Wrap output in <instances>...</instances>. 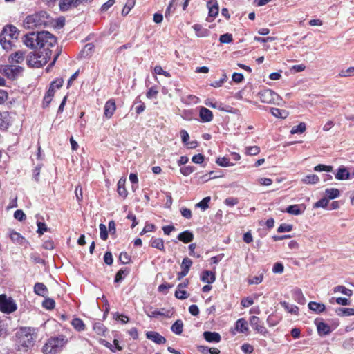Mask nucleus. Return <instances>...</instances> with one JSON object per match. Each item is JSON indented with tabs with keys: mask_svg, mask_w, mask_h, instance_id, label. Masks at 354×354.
<instances>
[{
	"mask_svg": "<svg viewBox=\"0 0 354 354\" xmlns=\"http://www.w3.org/2000/svg\"><path fill=\"white\" fill-rule=\"evenodd\" d=\"M24 44L30 48H44L45 52L52 51L49 50L57 43L56 37L48 31L41 32H32L29 34L24 35Z\"/></svg>",
	"mask_w": 354,
	"mask_h": 354,
	"instance_id": "1",
	"label": "nucleus"
},
{
	"mask_svg": "<svg viewBox=\"0 0 354 354\" xmlns=\"http://www.w3.org/2000/svg\"><path fill=\"white\" fill-rule=\"evenodd\" d=\"M36 335L34 329L30 327H21L15 335V346L19 351H27L34 346Z\"/></svg>",
	"mask_w": 354,
	"mask_h": 354,
	"instance_id": "2",
	"label": "nucleus"
},
{
	"mask_svg": "<svg viewBox=\"0 0 354 354\" xmlns=\"http://www.w3.org/2000/svg\"><path fill=\"white\" fill-rule=\"evenodd\" d=\"M52 23V19L45 11H41L27 16L24 21V27L28 29L40 28Z\"/></svg>",
	"mask_w": 354,
	"mask_h": 354,
	"instance_id": "3",
	"label": "nucleus"
},
{
	"mask_svg": "<svg viewBox=\"0 0 354 354\" xmlns=\"http://www.w3.org/2000/svg\"><path fill=\"white\" fill-rule=\"evenodd\" d=\"M18 36L19 32L15 26H6L0 34V44L4 50H9L13 46L12 40L17 39Z\"/></svg>",
	"mask_w": 354,
	"mask_h": 354,
	"instance_id": "4",
	"label": "nucleus"
},
{
	"mask_svg": "<svg viewBox=\"0 0 354 354\" xmlns=\"http://www.w3.org/2000/svg\"><path fill=\"white\" fill-rule=\"evenodd\" d=\"M67 342L66 337L63 335L53 337L48 339L43 346V353L44 354H57L62 351Z\"/></svg>",
	"mask_w": 354,
	"mask_h": 354,
	"instance_id": "5",
	"label": "nucleus"
},
{
	"mask_svg": "<svg viewBox=\"0 0 354 354\" xmlns=\"http://www.w3.org/2000/svg\"><path fill=\"white\" fill-rule=\"evenodd\" d=\"M50 56V52H45V55L43 52L37 54L31 53L27 57L26 62L30 67L40 68L47 63Z\"/></svg>",
	"mask_w": 354,
	"mask_h": 354,
	"instance_id": "6",
	"label": "nucleus"
},
{
	"mask_svg": "<svg viewBox=\"0 0 354 354\" xmlns=\"http://www.w3.org/2000/svg\"><path fill=\"white\" fill-rule=\"evenodd\" d=\"M259 96L263 103L274 104L279 106L283 102L282 98L271 89L262 90L259 93Z\"/></svg>",
	"mask_w": 354,
	"mask_h": 354,
	"instance_id": "7",
	"label": "nucleus"
},
{
	"mask_svg": "<svg viewBox=\"0 0 354 354\" xmlns=\"http://www.w3.org/2000/svg\"><path fill=\"white\" fill-rule=\"evenodd\" d=\"M17 306L10 298L6 295H0V310L3 313H10L16 310Z\"/></svg>",
	"mask_w": 354,
	"mask_h": 354,
	"instance_id": "8",
	"label": "nucleus"
},
{
	"mask_svg": "<svg viewBox=\"0 0 354 354\" xmlns=\"http://www.w3.org/2000/svg\"><path fill=\"white\" fill-rule=\"evenodd\" d=\"M3 74L10 79H15L23 71V68L17 65H6L2 68Z\"/></svg>",
	"mask_w": 354,
	"mask_h": 354,
	"instance_id": "9",
	"label": "nucleus"
},
{
	"mask_svg": "<svg viewBox=\"0 0 354 354\" xmlns=\"http://www.w3.org/2000/svg\"><path fill=\"white\" fill-rule=\"evenodd\" d=\"M250 324L252 328L259 333L266 335L268 330L266 327L261 324L260 319L257 316H252L250 318Z\"/></svg>",
	"mask_w": 354,
	"mask_h": 354,
	"instance_id": "10",
	"label": "nucleus"
},
{
	"mask_svg": "<svg viewBox=\"0 0 354 354\" xmlns=\"http://www.w3.org/2000/svg\"><path fill=\"white\" fill-rule=\"evenodd\" d=\"M115 109H116V105H115V100H113V99L109 100L104 105V116L108 119L111 118L113 116L114 112L115 111Z\"/></svg>",
	"mask_w": 354,
	"mask_h": 354,
	"instance_id": "11",
	"label": "nucleus"
},
{
	"mask_svg": "<svg viewBox=\"0 0 354 354\" xmlns=\"http://www.w3.org/2000/svg\"><path fill=\"white\" fill-rule=\"evenodd\" d=\"M306 209L304 204H297L289 205L284 212L292 214V215H300L304 213Z\"/></svg>",
	"mask_w": 354,
	"mask_h": 354,
	"instance_id": "12",
	"label": "nucleus"
},
{
	"mask_svg": "<svg viewBox=\"0 0 354 354\" xmlns=\"http://www.w3.org/2000/svg\"><path fill=\"white\" fill-rule=\"evenodd\" d=\"M199 116L202 122H209L213 120V113L212 112L205 108L201 107L199 110Z\"/></svg>",
	"mask_w": 354,
	"mask_h": 354,
	"instance_id": "13",
	"label": "nucleus"
},
{
	"mask_svg": "<svg viewBox=\"0 0 354 354\" xmlns=\"http://www.w3.org/2000/svg\"><path fill=\"white\" fill-rule=\"evenodd\" d=\"M203 335L204 339L210 343H218L221 340L220 334L216 332L205 331Z\"/></svg>",
	"mask_w": 354,
	"mask_h": 354,
	"instance_id": "14",
	"label": "nucleus"
},
{
	"mask_svg": "<svg viewBox=\"0 0 354 354\" xmlns=\"http://www.w3.org/2000/svg\"><path fill=\"white\" fill-rule=\"evenodd\" d=\"M146 335L149 339L154 342L158 344H162L166 342V339L157 332L149 331L147 333Z\"/></svg>",
	"mask_w": 354,
	"mask_h": 354,
	"instance_id": "15",
	"label": "nucleus"
},
{
	"mask_svg": "<svg viewBox=\"0 0 354 354\" xmlns=\"http://www.w3.org/2000/svg\"><path fill=\"white\" fill-rule=\"evenodd\" d=\"M215 279L216 277L214 273L209 270L203 271L201 276V280L203 282L207 283L208 284L213 283L215 281Z\"/></svg>",
	"mask_w": 354,
	"mask_h": 354,
	"instance_id": "16",
	"label": "nucleus"
},
{
	"mask_svg": "<svg viewBox=\"0 0 354 354\" xmlns=\"http://www.w3.org/2000/svg\"><path fill=\"white\" fill-rule=\"evenodd\" d=\"M315 323L317 324V331L319 335H326L331 332L330 327L327 324L322 322L317 323V320H315Z\"/></svg>",
	"mask_w": 354,
	"mask_h": 354,
	"instance_id": "17",
	"label": "nucleus"
},
{
	"mask_svg": "<svg viewBox=\"0 0 354 354\" xmlns=\"http://www.w3.org/2000/svg\"><path fill=\"white\" fill-rule=\"evenodd\" d=\"M178 239L185 243L192 242L194 239V234L189 230H185L178 235Z\"/></svg>",
	"mask_w": 354,
	"mask_h": 354,
	"instance_id": "18",
	"label": "nucleus"
},
{
	"mask_svg": "<svg viewBox=\"0 0 354 354\" xmlns=\"http://www.w3.org/2000/svg\"><path fill=\"white\" fill-rule=\"evenodd\" d=\"M34 292L37 295L45 297L48 294V289L43 283H36L34 286Z\"/></svg>",
	"mask_w": 354,
	"mask_h": 354,
	"instance_id": "19",
	"label": "nucleus"
},
{
	"mask_svg": "<svg viewBox=\"0 0 354 354\" xmlns=\"http://www.w3.org/2000/svg\"><path fill=\"white\" fill-rule=\"evenodd\" d=\"M149 245L151 247L158 249L161 251L165 252L164 241L160 238L152 237L150 241Z\"/></svg>",
	"mask_w": 354,
	"mask_h": 354,
	"instance_id": "20",
	"label": "nucleus"
},
{
	"mask_svg": "<svg viewBox=\"0 0 354 354\" xmlns=\"http://www.w3.org/2000/svg\"><path fill=\"white\" fill-rule=\"evenodd\" d=\"M335 178L339 180H347L350 178V173L346 167L342 166L339 167Z\"/></svg>",
	"mask_w": 354,
	"mask_h": 354,
	"instance_id": "21",
	"label": "nucleus"
},
{
	"mask_svg": "<svg viewBox=\"0 0 354 354\" xmlns=\"http://www.w3.org/2000/svg\"><path fill=\"white\" fill-rule=\"evenodd\" d=\"M308 306L310 310L317 313H321L326 309L325 305L322 303H317L315 301H310L308 303Z\"/></svg>",
	"mask_w": 354,
	"mask_h": 354,
	"instance_id": "22",
	"label": "nucleus"
},
{
	"mask_svg": "<svg viewBox=\"0 0 354 354\" xmlns=\"http://www.w3.org/2000/svg\"><path fill=\"white\" fill-rule=\"evenodd\" d=\"M192 28L198 37H207L209 34V31L204 28L201 24H194Z\"/></svg>",
	"mask_w": 354,
	"mask_h": 354,
	"instance_id": "23",
	"label": "nucleus"
},
{
	"mask_svg": "<svg viewBox=\"0 0 354 354\" xmlns=\"http://www.w3.org/2000/svg\"><path fill=\"white\" fill-rule=\"evenodd\" d=\"M125 183L126 179L122 178H121L118 182V193L120 196L123 198H126L127 196V191L125 188Z\"/></svg>",
	"mask_w": 354,
	"mask_h": 354,
	"instance_id": "24",
	"label": "nucleus"
},
{
	"mask_svg": "<svg viewBox=\"0 0 354 354\" xmlns=\"http://www.w3.org/2000/svg\"><path fill=\"white\" fill-rule=\"evenodd\" d=\"M236 329L239 333H246L248 330L247 322L243 318L239 319L236 322Z\"/></svg>",
	"mask_w": 354,
	"mask_h": 354,
	"instance_id": "25",
	"label": "nucleus"
},
{
	"mask_svg": "<svg viewBox=\"0 0 354 354\" xmlns=\"http://www.w3.org/2000/svg\"><path fill=\"white\" fill-rule=\"evenodd\" d=\"M335 313L340 317L354 315V308H337L335 309Z\"/></svg>",
	"mask_w": 354,
	"mask_h": 354,
	"instance_id": "26",
	"label": "nucleus"
},
{
	"mask_svg": "<svg viewBox=\"0 0 354 354\" xmlns=\"http://www.w3.org/2000/svg\"><path fill=\"white\" fill-rule=\"evenodd\" d=\"M25 57V53L22 51H17L14 54H12L10 57L12 63H21Z\"/></svg>",
	"mask_w": 354,
	"mask_h": 354,
	"instance_id": "27",
	"label": "nucleus"
},
{
	"mask_svg": "<svg viewBox=\"0 0 354 354\" xmlns=\"http://www.w3.org/2000/svg\"><path fill=\"white\" fill-rule=\"evenodd\" d=\"M281 304L288 313L294 315L299 314V308L297 306L286 301L281 302Z\"/></svg>",
	"mask_w": 354,
	"mask_h": 354,
	"instance_id": "28",
	"label": "nucleus"
},
{
	"mask_svg": "<svg viewBox=\"0 0 354 354\" xmlns=\"http://www.w3.org/2000/svg\"><path fill=\"white\" fill-rule=\"evenodd\" d=\"M292 296L294 299L299 304H304L306 301V299L302 293V291L299 288H296L293 290Z\"/></svg>",
	"mask_w": 354,
	"mask_h": 354,
	"instance_id": "29",
	"label": "nucleus"
},
{
	"mask_svg": "<svg viewBox=\"0 0 354 354\" xmlns=\"http://www.w3.org/2000/svg\"><path fill=\"white\" fill-rule=\"evenodd\" d=\"M183 323L180 319L176 320L171 327V331L176 335H180L183 332Z\"/></svg>",
	"mask_w": 354,
	"mask_h": 354,
	"instance_id": "30",
	"label": "nucleus"
},
{
	"mask_svg": "<svg viewBox=\"0 0 354 354\" xmlns=\"http://www.w3.org/2000/svg\"><path fill=\"white\" fill-rule=\"evenodd\" d=\"M209 5L210 2L207 3V6H209V16L207 17V20L208 21H212V19L215 17L218 13V7L215 4L211 6Z\"/></svg>",
	"mask_w": 354,
	"mask_h": 354,
	"instance_id": "31",
	"label": "nucleus"
},
{
	"mask_svg": "<svg viewBox=\"0 0 354 354\" xmlns=\"http://www.w3.org/2000/svg\"><path fill=\"white\" fill-rule=\"evenodd\" d=\"M340 194V192L339 189L336 188H330V189H326L325 190V195L326 197L328 199H335L337 197H339Z\"/></svg>",
	"mask_w": 354,
	"mask_h": 354,
	"instance_id": "32",
	"label": "nucleus"
},
{
	"mask_svg": "<svg viewBox=\"0 0 354 354\" xmlns=\"http://www.w3.org/2000/svg\"><path fill=\"white\" fill-rule=\"evenodd\" d=\"M71 324L77 331H83L85 329V324L83 321L79 318H74L71 322Z\"/></svg>",
	"mask_w": 354,
	"mask_h": 354,
	"instance_id": "33",
	"label": "nucleus"
},
{
	"mask_svg": "<svg viewBox=\"0 0 354 354\" xmlns=\"http://www.w3.org/2000/svg\"><path fill=\"white\" fill-rule=\"evenodd\" d=\"M319 178L315 174H310L302 178L301 181L305 184H316L319 182Z\"/></svg>",
	"mask_w": 354,
	"mask_h": 354,
	"instance_id": "34",
	"label": "nucleus"
},
{
	"mask_svg": "<svg viewBox=\"0 0 354 354\" xmlns=\"http://www.w3.org/2000/svg\"><path fill=\"white\" fill-rule=\"evenodd\" d=\"M10 239L15 243L22 244L24 241V237L18 232L12 230L10 233Z\"/></svg>",
	"mask_w": 354,
	"mask_h": 354,
	"instance_id": "35",
	"label": "nucleus"
},
{
	"mask_svg": "<svg viewBox=\"0 0 354 354\" xmlns=\"http://www.w3.org/2000/svg\"><path fill=\"white\" fill-rule=\"evenodd\" d=\"M136 3V0H127L122 10V15L126 16L129 14L130 10L133 8Z\"/></svg>",
	"mask_w": 354,
	"mask_h": 354,
	"instance_id": "36",
	"label": "nucleus"
},
{
	"mask_svg": "<svg viewBox=\"0 0 354 354\" xmlns=\"http://www.w3.org/2000/svg\"><path fill=\"white\" fill-rule=\"evenodd\" d=\"M334 292H341L343 295L351 297L353 295V291L350 289L346 288L344 286H337L334 288Z\"/></svg>",
	"mask_w": 354,
	"mask_h": 354,
	"instance_id": "37",
	"label": "nucleus"
},
{
	"mask_svg": "<svg viewBox=\"0 0 354 354\" xmlns=\"http://www.w3.org/2000/svg\"><path fill=\"white\" fill-rule=\"evenodd\" d=\"M270 111L274 116L279 118H286L288 115V113L286 111L278 108H272Z\"/></svg>",
	"mask_w": 354,
	"mask_h": 354,
	"instance_id": "38",
	"label": "nucleus"
},
{
	"mask_svg": "<svg viewBox=\"0 0 354 354\" xmlns=\"http://www.w3.org/2000/svg\"><path fill=\"white\" fill-rule=\"evenodd\" d=\"M205 105L212 107V108H216L221 111H229L228 108L230 106H227L226 108L223 106L221 103L214 102L212 103V102H209V100H206L205 102Z\"/></svg>",
	"mask_w": 354,
	"mask_h": 354,
	"instance_id": "39",
	"label": "nucleus"
},
{
	"mask_svg": "<svg viewBox=\"0 0 354 354\" xmlns=\"http://www.w3.org/2000/svg\"><path fill=\"white\" fill-rule=\"evenodd\" d=\"M129 273V270L127 268L120 269L115 274V282H120L123 279L124 276L127 275Z\"/></svg>",
	"mask_w": 354,
	"mask_h": 354,
	"instance_id": "40",
	"label": "nucleus"
},
{
	"mask_svg": "<svg viewBox=\"0 0 354 354\" xmlns=\"http://www.w3.org/2000/svg\"><path fill=\"white\" fill-rule=\"evenodd\" d=\"M211 200L209 196L205 197L202 201L198 203L196 206L201 208L202 210H205L209 207V203Z\"/></svg>",
	"mask_w": 354,
	"mask_h": 354,
	"instance_id": "41",
	"label": "nucleus"
},
{
	"mask_svg": "<svg viewBox=\"0 0 354 354\" xmlns=\"http://www.w3.org/2000/svg\"><path fill=\"white\" fill-rule=\"evenodd\" d=\"M158 94V87L154 86L151 87L146 93V96L149 99L156 98Z\"/></svg>",
	"mask_w": 354,
	"mask_h": 354,
	"instance_id": "42",
	"label": "nucleus"
},
{
	"mask_svg": "<svg viewBox=\"0 0 354 354\" xmlns=\"http://www.w3.org/2000/svg\"><path fill=\"white\" fill-rule=\"evenodd\" d=\"M306 130V124L304 122H301L297 126L293 127L291 129L290 132L292 134L295 133H301L304 132Z\"/></svg>",
	"mask_w": 354,
	"mask_h": 354,
	"instance_id": "43",
	"label": "nucleus"
},
{
	"mask_svg": "<svg viewBox=\"0 0 354 354\" xmlns=\"http://www.w3.org/2000/svg\"><path fill=\"white\" fill-rule=\"evenodd\" d=\"M42 306L46 309L52 310L55 306V302L53 299L47 298L43 301Z\"/></svg>",
	"mask_w": 354,
	"mask_h": 354,
	"instance_id": "44",
	"label": "nucleus"
},
{
	"mask_svg": "<svg viewBox=\"0 0 354 354\" xmlns=\"http://www.w3.org/2000/svg\"><path fill=\"white\" fill-rule=\"evenodd\" d=\"M192 265V261L189 258H188V257H185L183 259V261H182V263L180 265V267H181V269L185 270L189 272Z\"/></svg>",
	"mask_w": 354,
	"mask_h": 354,
	"instance_id": "45",
	"label": "nucleus"
},
{
	"mask_svg": "<svg viewBox=\"0 0 354 354\" xmlns=\"http://www.w3.org/2000/svg\"><path fill=\"white\" fill-rule=\"evenodd\" d=\"M54 93H55V89L53 88V86H50L46 95L44 97V103L48 104L51 102L52 98L54 95Z\"/></svg>",
	"mask_w": 354,
	"mask_h": 354,
	"instance_id": "46",
	"label": "nucleus"
},
{
	"mask_svg": "<svg viewBox=\"0 0 354 354\" xmlns=\"http://www.w3.org/2000/svg\"><path fill=\"white\" fill-rule=\"evenodd\" d=\"M315 171H326L330 172L333 171V167L330 165H325L319 164L314 167Z\"/></svg>",
	"mask_w": 354,
	"mask_h": 354,
	"instance_id": "47",
	"label": "nucleus"
},
{
	"mask_svg": "<svg viewBox=\"0 0 354 354\" xmlns=\"http://www.w3.org/2000/svg\"><path fill=\"white\" fill-rule=\"evenodd\" d=\"M329 201L326 197H324L314 204L315 208H326L328 205Z\"/></svg>",
	"mask_w": 354,
	"mask_h": 354,
	"instance_id": "48",
	"label": "nucleus"
},
{
	"mask_svg": "<svg viewBox=\"0 0 354 354\" xmlns=\"http://www.w3.org/2000/svg\"><path fill=\"white\" fill-rule=\"evenodd\" d=\"M339 75L342 77H350L354 75V66L353 67H349L346 70H342Z\"/></svg>",
	"mask_w": 354,
	"mask_h": 354,
	"instance_id": "49",
	"label": "nucleus"
},
{
	"mask_svg": "<svg viewBox=\"0 0 354 354\" xmlns=\"http://www.w3.org/2000/svg\"><path fill=\"white\" fill-rule=\"evenodd\" d=\"M216 162L221 167H229L230 165H233V164H230V160L226 157L218 158Z\"/></svg>",
	"mask_w": 354,
	"mask_h": 354,
	"instance_id": "50",
	"label": "nucleus"
},
{
	"mask_svg": "<svg viewBox=\"0 0 354 354\" xmlns=\"http://www.w3.org/2000/svg\"><path fill=\"white\" fill-rule=\"evenodd\" d=\"M100 231V238L105 241L108 238V231L106 225L104 224H100L99 225Z\"/></svg>",
	"mask_w": 354,
	"mask_h": 354,
	"instance_id": "51",
	"label": "nucleus"
},
{
	"mask_svg": "<svg viewBox=\"0 0 354 354\" xmlns=\"http://www.w3.org/2000/svg\"><path fill=\"white\" fill-rule=\"evenodd\" d=\"M233 40L232 35L229 33L223 34L220 36L219 41L221 43L229 44Z\"/></svg>",
	"mask_w": 354,
	"mask_h": 354,
	"instance_id": "52",
	"label": "nucleus"
},
{
	"mask_svg": "<svg viewBox=\"0 0 354 354\" xmlns=\"http://www.w3.org/2000/svg\"><path fill=\"white\" fill-rule=\"evenodd\" d=\"M180 171L183 176H187L195 171V167L193 166H186L181 167Z\"/></svg>",
	"mask_w": 354,
	"mask_h": 354,
	"instance_id": "53",
	"label": "nucleus"
},
{
	"mask_svg": "<svg viewBox=\"0 0 354 354\" xmlns=\"http://www.w3.org/2000/svg\"><path fill=\"white\" fill-rule=\"evenodd\" d=\"M189 295L185 290L176 289L175 292V297L178 299H185Z\"/></svg>",
	"mask_w": 354,
	"mask_h": 354,
	"instance_id": "54",
	"label": "nucleus"
},
{
	"mask_svg": "<svg viewBox=\"0 0 354 354\" xmlns=\"http://www.w3.org/2000/svg\"><path fill=\"white\" fill-rule=\"evenodd\" d=\"M37 225L38 227L37 232L39 235L43 234L45 232H47L48 230L47 225L44 223L37 221Z\"/></svg>",
	"mask_w": 354,
	"mask_h": 354,
	"instance_id": "55",
	"label": "nucleus"
},
{
	"mask_svg": "<svg viewBox=\"0 0 354 354\" xmlns=\"http://www.w3.org/2000/svg\"><path fill=\"white\" fill-rule=\"evenodd\" d=\"M154 73L156 75H163L164 76L167 77H169L171 76L170 73L165 71L162 67L159 65H157L153 68Z\"/></svg>",
	"mask_w": 354,
	"mask_h": 354,
	"instance_id": "56",
	"label": "nucleus"
},
{
	"mask_svg": "<svg viewBox=\"0 0 354 354\" xmlns=\"http://www.w3.org/2000/svg\"><path fill=\"white\" fill-rule=\"evenodd\" d=\"M119 260L122 264H127L129 263L131 257L127 252H122L119 256Z\"/></svg>",
	"mask_w": 354,
	"mask_h": 354,
	"instance_id": "57",
	"label": "nucleus"
},
{
	"mask_svg": "<svg viewBox=\"0 0 354 354\" xmlns=\"http://www.w3.org/2000/svg\"><path fill=\"white\" fill-rule=\"evenodd\" d=\"M260 152V149L257 146L247 147L246 153L250 156H254Z\"/></svg>",
	"mask_w": 354,
	"mask_h": 354,
	"instance_id": "58",
	"label": "nucleus"
},
{
	"mask_svg": "<svg viewBox=\"0 0 354 354\" xmlns=\"http://www.w3.org/2000/svg\"><path fill=\"white\" fill-rule=\"evenodd\" d=\"M292 230V225L283 223L281 224L280 226L277 229V232L279 233L285 232H290Z\"/></svg>",
	"mask_w": 354,
	"mask_h": 354,
	"instance_id": "59",
	"label": "nucleus"
},
{
	"mask_svg": "<svg viewBox=\"0 0 354 354\" xmlns=\"http://www.w3.org/2000/svg\"><path fill=\"white\" fill-rule=\"evenodd\" d=\"M263 279V274H261L259 276L253 277L248 280L249 284H259Z\"/></svg>",
	"mask_w": 354,
	"mask_h": 354,
	"instance_id": "60",
	"label": "nucleus"
},
{
	"mask_svg": "<svg viewBox=\"0 0 354 354\" xmlns=\"http://www.w3.org/2000/svg\"><path fill=\"white\" fill-rule=\"evenodd\" d=\"M137 103H139V104L136 106V112L137 114H140L145 111V105L142 102L139 100L138 98H136L135 102V104Z\"/></svg>",
	"mask_w": 354,
	"mask_h": 354,
	"instance_id": "61",
	"label": "nucleus"
},
{
	"mask_svg": "<svg viewBox=\"0 0 354 354\" xmlns=\"http://www.w3.org/2000/svg\"><path fill=\"white\" fill-rule=\"evenodd\" d=\"M284 270L283 265L281 263H276L274 264L272 268V272L274 273L281 274Z\"/></svg>",
	"mask_w": 354,
	"mask_h": 354,
	"instance_id": "62",
	"label": "nucleus"
},
{
	"mask_svg": "<svg viewBox=\"0 0 354 354\" xmlns=\"http://www.w3.org/2000/svg\"><path fill=\"white\" fill-rule=\"evenodd\" d=\"M42 246L46 250H53L55 245L52 239H48L44 241Z\"/></svg>",
	"mask_w": 354,
	"mask_h": 354,
	"instance_id": "63",
	"label": "nucleus"
},
{
	"mask_svg": "<svg viewBox=\"0 0 354 354\" xmlns=\"http://www.w3.org/2000/svg\"><path fill=\"white\" fill-rule=\"evenodd\" d=\"M241 350L245 354H251L254 350L253 346L249 344H243Z\"/></svg>",
	"mask_w": 354,
	"mask_h": 354,
	"instance_id": "64",
	"label": "nucleus"
}]
</instances>
